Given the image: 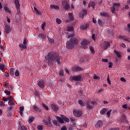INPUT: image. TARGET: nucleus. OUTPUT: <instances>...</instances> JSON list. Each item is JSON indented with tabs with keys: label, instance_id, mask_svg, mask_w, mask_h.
Listing matches in <instances>:
<instances>
[{
	"label": "nucleus",
	"instance_id": "19",
	"mask_svg": "<svg viewBox=\"0 0 130 130\" xmlns=\"http://www.w3.org/2000/svg\"><path fill=\"white\" fill-rule=\"evenodd\" d=\"M50 8L51 10H59V6L56 5H50Z\"/></svg>",
	"mask_w": 130,
	"mask_h": 130
},
{
	"label": "nucleus",
	"instance_id": "62",
	"mask_svg": "<svg viewBox=\"0 0 130 130\" xmlns=\"http://www.w3.org/2000/svg\"><path fill=\"white\" fill-rule=\"evenodd\" d=\"M120 81L125 82H126V79H124V78H120Z\"/></svg>",
	"mask_w": 130,
	"mask_h": 130
},
{
	"label": "nucleus",
	"instance_id": "35",
	"mask_svg": "<svg viewBox=\"0 0 130 130\" xmlns=\"http://www.w3.org/2000/svg\"><path fill=\"white\" fill-rule=\"evenodd\" d=\"M89 49L90 50L91 53H93V54L95 53V51L92 46H89Z\"/></svg>",
	"mask_w": 130,
	"mask_h": 130
},
{
	"label": "nucleus",
	"instance_id": "41",
	"mask_svg": "<svg viewBox=\"0 0 130 130\" xmlns=\"http://www.w3.org/2000/svg\"><path fill=\"white\" fill-rule=\"evenodd\" d=\"M4 10L5 11L8 12L9 14L11 13V11L9 10V9L8 7H5Z\"/></svg>",
	"mask_w": 130,
	"mask_h": 130
},
{
	"label": "nucleus",
	"instance_id": "31",
	"mask_svg": "<svg viewBox=\"0 0 130 130\" xmlns=\"http://www.w3.org/2000/svg\"><path fill=\"white\" fill-rule=\"evenodd\" d=\"M78 102L79 105H80V106H81V107H84V106H85V104H84V103L82 101L79 100L78 101Z\"/></svg>",
	"mask_w": 130,
	"mask_h": 130
},
{
	"label": "nucleus",
	"instance_id": "42",
	"mask_svg": "<svg viewBox=\"0 0 130 130\" xmlns=\"http://www.w3.org/2000/svg\"><path fill=\"white\" fill-rule=\"evenodd\" d=\"M0 69L1 71H2L3 72H4V70H5V66L4 64H1L0 65Z\"/></svg>",
	"mask_w": 130,
	"mask_h": 130
},
{
	"label": "nucleus",
	"instance_id": "37",
	"mask_svg": "<svg viewBox=\"0 0 130 130\" xmlns=\"http://www.w3.org/2000/svg\"><path fill=\"white\" fill-rule=\"evenodd\" d=\"M37 128H38V130H43V125H40L37 126Z\"/></svg>",
	"mask_w": 130,
	"mask_h": 130
},
{
	"label": "nucleus",
	"instance_id": "14",
	"mask_svg": "<svg viewBox=\"0 0 130 130\" xmlns=\"http://www.w3.org/2000/svg\"><path fill=\"white\" fill-rule=\"evenodd\" d=\"M14 5H15L16 9L19 10V7H20L19 0H15V1H14Z\"/></svg>",
	"mask_w": 130,
	"mask_h": 130
},
{
	"label": "nucleus",
	"instance_id": "45",
	"mask_svg": "<svg viewBox=\"0 0 130 130\" xmlns=\"http://www.w3.org/2000/svg\"><path fill=\"white\" fill-rule=\"evenodd\" d=\"M5 93L6 94V95H10V94H11V92H10V91L6 90L5 91Z\"/></svg>",
	"mask_w": 130,
	"mask_h": 130
},
{
	"label": "nucleus",
	"instance_id": "32",
	"mask_svg": "<svg viewBox=\"0 0 130 130\" xmlns=\"http://www.w3.org/2000/svg\"><path fill=\"white\" fill-rule=\"evenodd\" d=\"M107 111V110H106V108H104L102 110H101V112H100L101 114L104 115Z\"/></svg>",
	"mask_w": 130,
	"mask_h": 130
},
{
	"label": "nucleus",
	"instance_id": "58",
	"mask_svg": "<svg viewBox=\"0 0 130 130\" xmlns=\"http://www.w3.org/2000/svg\"><path fill=\"white\" fill-rule=\"evenodd\" d=\"M8 100L10 101V102H13V96H10V98H9Z\"/></svg>",
	"mask_w": 130,
	"mask_h": 130
},
{
	"label": "nucleus",
	"instance_id": "33",
	"mask_svg": "<svg viewBox=\"0 0 130 130\" xmlns=\"http://www.w3.org/2000/svg\"><path fill=\"white\" fill-rule=\"evenodd\" d=\"M47 120L49 122V126H52V123L51 122V118L50 117H48L47 118Z\"/></svg>",
	"mask_w": 130,
	"mask_h": 130
},
{
	"label": "nucleus",
	"instance_id": "23",
	"mask_svg": "<svg viewBox=\"0 0 130 130\" xmlns=\"http://www.w3.org/2000/svg\"><path fill=\"white\" fill-rule=\"evenodd\" d=\"M69 17L70 18V20H71V21H74V15L72 13H69Z\"/></svg>",
	"mask_w": 130,
	"mask_h": 130
},
{
	"label": "nucleus",
	"instance_id": "38",
	"mask_svg": "<svg viewBox=\"0 0 130 130\" xmlns=\"http://www.w3.org/2000/svg\"><path fill=\"white\" fill-rule=\"evenodd\" d=\"M38 37L41 38L42 39H44L45 38V35L43 34H40Z\"/></svg>",
	"mask_w": 130,
	"mask_h": 130
},
{
	"label": "nucleus",
	"instance_id": "6",
	"mask_svg": "<svg viewBox=\"0 0 130 130\" xmlns=\"http://www.w3.org/2000/svg\"><path fill=\"white\" fill-rule=\"evenodd\" d=\"M76 44L70 43L69 41L66 42V48L68 49H73Z\"/></svg>",
	"mask_w": 130,
	"mask_h": 130
},
{
	"label": "nucleus",
	"instance_id": "20",
	"mask_svg": "<svg viewBox=\"0 0 130 130\" xmlns=\"http://www.w3.org/2000/svg\"><path fill=\"white\" fill-rule=\"evenodd\" d=\"M126 119H127V118L126 117L125 115H124V114H122V117H121V118H120L121 122H123L125 121Z\"/></svg>",
	"mask_w": 130,
	"mask_h": 130
},
{
	"label": "nucleus",
	"instance_id": "30",
	"mask_svg": "<svg viewBox=\"0 0 130 130\" xmlns=\"http://www.w3.org/2000/svg\"><path fill=\"white\" fill-rule=\"evenodd\" d=\"M43 122L45 125H47V126L51 127L52 125H49V121H47L45 119H43Z\"/></svg>",
	"mask_w": 130,
	"mask_h": 130
},
{
	"label": "nucleus",
	"instance_id": "5",
	"mask_svg": "<svg viewBox=\"0 0 130 130\" xmlns=\"http://www.w3.org/2000/svg\"><path fill=\"white\" fill-rule=\"evenodd\" d=\"M71 81H81L82 80V76H74L71 77Z\"/></svg>",
	"mask_w": 130,
	"mask_h": 130
},
{
	"label": "nucleus",
	"instance_id": "9",
	"mask_svg": "<svg viewBox=\"0 0 130 130\" xmlns=\"http://www.w3.org/2000/svg\"><path fill=\"white\" fill-rule=\"evenodd\" d=\"M103 126V122L102 121V120H98L97 121L96 123L95 124V126L96 128H101Z\"/></svg>",
	"mask_w": 130,
	"mask_h": 130
},
{
	"label": "nucleus",
	"instance_id": "59",
	"mask_svg": "<svg viewBox=\"0 0 130 130\" xmlns=\"http://www.w3.org/2000/svg\"><path fill=\"white\" fill-rule=\"evenodd\" d=\"M5 106V104L4 103V102H0V107H3Z\"/></svg>",
	"mask_w": 130,
	"mask_h": 130
},
{
	"label": "nucleus",
	"instance_id": "64",
	"mask_svg": "<svg viewBox=\"0 0 130 130\" xmlns=\"http://www.w3.org/2000/svg\"><path fill=\"white\" fill-rule=\"evenodd\" d=\"M61 130H67V127L63 126V127H61Z\"/></svg>",
	"mask_w": 130,
	"mask_h": 130
},
{
	"label": "nucleus",
	"instance_id": "29",
	"mask_svg": "<svg viewBox=\"0 0 130 130\" xmlns=\"http://www.w3.org/2000/svg\"><path fill=\"white\" fill-rule=\"evenodd\" d=\"M52 123L54 125L58 126H59L60 125V124L59 122H57L56 120H52Z\"/></svg>",
	"mask_w": 130,
	"mask_h": 130
},
{
	"label": "nucleus",
	"instance_id": "57",
	"mask_svg": "<svg viewBox=\"0 0 130 130\" xmlns=\"http://www.w3.org/2000/svg\"><path fill=\"white\" fill-rule=\"evenodd\" d=\"M8 98H5V97L3 98V102H8Z\"/></svg>",
	"mask_w": 130,
	"mask_h": 130
},
{
	"label": "nucleus",
	"instance_id": "44",
	"mask_svg": "<svg viewBox=\"0 0 130 130\" xmlns=\"http://www.w3.org/2000/svg\"><path fill=\"white\" fill-rule=\"evenodd\" d=\"M8 105L14 106L15 105V103H14L13 101H9L8 102Z\"/></svg>",
	"mask_w": 130,
	"mask_h": 130
},
{
	"label": "nucleus",
	"instance_id": "61",
	"mask_svg": "<svg viewBox=\"0 0 130 130\" xmlns=\"http://www.w3.org/2000/svg\"><path fill=\"white\" fill-rule=\"evenodd\" d=\"M70 120H71V121L73 123H74V122H75V118H71L70 119Z\"/></svg>",
	"mask_w": 130,
	"mask_h": 130
},
{
	"label": "nucleus",
	"instance_id": "16",
	"mask_svg": "<svg viewBox=\"0 0 130 130\" xmlns=\"http://www.w3.org/2000/svg\"><path fill=\"white\" fill-rule=\"evenodd\" d=\"M10 31H11L10 26L8 25H7L6 26H5V33H6L7 34H8L10 33Z\"/></svg>",
	"mask_w": 130,
	"mask_h": 130
},
{
	"label": "nucleus",
	"instance_id": "49",
	"mask_svg": "<svg viewBox=\"0 0 130 130\" xmlns=\"http://www.w3.org/2000/svg\"><path fill=\"white\" fill-rule=\"evenodd\" d=\"M56 22L57 24H59L61 23V20L60 19H58V18H56Z\"/></svg>",
	"mask_w": 130,
	"mask_h": 130
},
{
	"label": "nucleus",
	"instance_id": "52",
	"mask_svg": "<svg viewBox=\"0 0 130 130\" xmlns=\"http://www.w3.org/2000/svg\"><path fill=\"white\" fill-rule=\"evenodd\" d=\"M46 25L45 22H44L43 23V24H42V29H43V30H44V27L45 26V25Z\"/></svg>",
	"mask_w": 130,
	"mask_h": 130
},
{
	"label": "nucleus",
	"instance_id": "12",
	"mask_svg": "<svg viewBox=\"0 0 130 130\" xmlns=\"http://www.w3.org/2000/svg\"><path fill=\"white\" fill-rule=\"evenodd\" d=\"M51 108H52V110L54 111L55 112H56L59 109L57 106H56V105L55 104L51 105Z\"/></svg>",
	"mask_w": 130,
	"mask_h": 130
},
{
	"label": "nucleus",
	"instance_id": "26",
	"mask_svg": "<svg viewBox=\"0 0 130 130\" xmlns=\"http://www.w3.org/2000/svg\"><path fill=\"white\" fill-rule=\"evenodd\" d=\"M61 117L63 119V120L65 121L66 122H69V119L63 116V115H61Z\"/></svg>",
	"mask_w": 130,
	"mask_h": 130
},
{
	"label": "nucleus",
	"instance_id": "10",
	"mask_svg": "<svg viewBox=\"0 0 130 130\" xmlns=\"http://www.w3.org/2000/svg\"><path fill=\"white\" fill-rule=\"evenodd\" d=\"M88 44V42H87V40H83L81 42H80V45H81L82 47L84 49L86 48Z\"/></svg>",
	"mask_w": 130,
	"mask_h": 130
},
{
	"label": "nucleus",
	"instance_id": "28",
	"mask_svg": "<svg viewBox=\"0 0 130 130\" xmlns=\"http://www.w3.org/2000/svg\"><path fill=\"white\" fill-rule=\"evenodd\" d=\"M98 24H99V25H100L101 26H102L104 25L103 22L100 19H98Z\"/></svg>",
	"mask_w": 130,
	"mask_h": 130
},
{
	"label": "nucleus",
	"instance_id": "24",
	"mask_svg": "<svg viewBox=\"0 0 130 130\" xmlns=\"http://www.w3.org/2000/svg\"><path fill=\"white\" fill-rule=\"evenodd\" d=\"M89 5H90L91 8L94 9L95 6H96V3L94 2H89Z\"/></svg>",
	"mask_w": 130,
	"mask_h": 130
},
{
	"label": "nucleus",
	"instance_id": "56",
	"mask_svg": "<svg viewBox=\"0 0 130 130\" xmlns=\"http://www.w3.org/2000/svg\"><path fill=\"white\" fill-rule=\"evenodd\" d=\"M109 66H108V68H112V66H113V63H112V62H110L109 63Z\"/></svg>",
	"mask_w": 130,
	"mask_h": 130
},
{
	"label": "nucleus",
	"instance_id": "51",
	"mask_svg": "<svg viewBox=\"0 0 130 130\" xmlns=\"http://www.w3.org/2000/svg\"><path fill=\"white\" fill-rule=\"evenodd\" d=\"M107 82H108V83L109 85H111V80H110V78H109V75H108V77H107Z\"/></svg>",
	"mask_w": 130,
	"mask_h": 130
},
{
	"label": "nucleus",
	"instance_id": "46",
	"mask_svg": "<svg viewBox=\"0 0 130 130\" xmlns=\"http://www.w3.org/2000/svg\"><path fill=\"white\" fill-rule=\"evenodd\" d=\"M116 8L113 7L111 8V11L112 13L115 12Z\"/></svg>",
	"mask_w": 130,
	"mask_h": 130
},
{
	"label": "nucleus",
	"instance_id": "18",
	"mask_svg": "<svg viewBox=\"0 0 130 130\" xmlns=\"http://www.w3.org/2000/svg\"><path fill=\"white\" fill-rule=\"evenodd\" d=\"M89 24H86L85 25H80V28H81V29H87V28H88L89 27Z\"/></svg>",
	"mask_w": 130,
	"mask_h": 130
},
{
	"label": "nucleus",
	"instance_id": "4",
	"mask_svg": "<svg viewBox=\"0 0 130 130\" xmlns=\"http://www.w3.org/2000/svg\"><path fill=\"white\" fill-rule=\"evenodd\" d=\"M101 47L105 50L107 49L110 47V42L108 41H104L102 44H101Z\"/></svg>",
	"mask_w": 130,
	"mask_h": 130
},
{
	"label": "nucleus",
	"instance_id": "22",
	"mask_svg": "<svg viewBox=\"0 0 130 130\" xmlns=\"http://www.w3.org/2000/svg\"><path fill=\"white\" fill-rule=\"evenodd\" d=\"M56 119L58 120L59 123H64L63 119L59 116H56Z\"/></svg>",
	"mask_w": 130,
	"mask_h": 130
},
{
	"label": "nucleus",
	"instance_id": "39",
	"mask_svg": "<svg viewBox=\"0 0 130 130\" xmlns=\"http://www.w3.org/2000/svg\"><path fill=\"white\" fill-rule=\"evenodd\" d=\"M82 12H83V13H82V16H85L86 15H87V10L83 9L82 10Z\"/></svg>",
	"mask_w": 130,
	"mask_h": 130
},
{
	"label": "nucleus",
	"instance_id": "21",
	"mask_svg": "<svg viewBox=\"0 0 130 130\" xmlns=\"http://www.w3.org/2000/svg\"><path fill=\"white\" fill-rule=\"evenodd\" d=\"M114 53L115 54L117 57L119 58H121V54H120V52H119L118 51H116V50H114Z\"/></svg>",
	"mask_w": 130,
	"mask_h": 130
},
{
	"label": "nucleus",
	"instance_id": "11",
	"mask_svg": "<svg viewBox=\"0 0 130 130\" xmlns=\"http://www.w3.org/2000/svg\"><path fill=\"white\" fill-rule=\"evenodd\" d=\"M38 85L40 87V88L44 89L45 86L44 81L40 80L39 82H38Z\"/></svg>",
	"mask_w": 130,
	"mask_h": 130
},
{
	"label": "nucleus",
	"instance_id": "54",
	"mask_svg": "<svg viewBox=\"0 0 130 130\" xmlns=\"http://www.w3.org/2000/svg\"><path fill=\"white\" fill-rule=\"evenodd\" d=\"M111 110L110 111H108V112L106 113V114H107L108 115V117H109L110 115H111Z\"/></svg>",
	"mask_w": 130,
	"mask_h": 130
},
{
	"label": "nucleus",
	"instance_id": "13",
	"mask_svg": "<svg viewBox=\"0 0 130 130\" xmlns=\"http://www.w3.org/2000/svg\"><path fill=\"white\" fill-rule=\"evenodd\" d=\"M86 107H87V110H90L92 109L93 106L92 105L90 104L89 101H87V105H86Z\"/></svg>",
	"mask_w": 130,
	"mask_h": 130
},
{
	"label": "nucleus",
	"instance_id": "17",
	"mask_svg": "<svg viewBox=\"0 0 130 130\" xmlns=\"http://www.w3.org/2000/svg\"><path fill=\"white\" fill-rule=\"evenodd\" d=\"M73 71L76 72V71H82L83 69L80 67H73L72 69Z\"/></svg>",
	"mask_w": 130,
	"mask_h": 130
},
{
	"label": "nucleus",
	"instance_id": "2",
	"mask_svg": "<svg viewBox=\"0 0 130 130\" xmlns=\"http://www.w3.org/2000/svg\"><path fill=\"white\" fill-rule=\"evenodd\" d=\"M73 112L76 117H80L83 115V112L81 110H73Z\"/></svg>",
	"mask_w": 130,
	"mask_h": 130
},
{
	"label": "nucleus",
	"instance_id": "48",
	"mask_svg": "<svg viewBox=\"0 0 130 130\" xmlns=\"http://www.w3.org/2000/svg\"><path fill=\"white\" fill-rule=\"evenodd\" d=\"M14 75H15V76L18 77L19 76V72L18 70H16L15 73H14Z\"/></svg>",
	"mask_w": 130,
	"mask_h": 130
},
{
	"label": "nucleus",
	"instance_id": "25",
	"mask_svg": "<svg viewBox=\"0 0 130 130\" xmlns=\"http://www.w3.org/2000/svg\"><path fill=\"white\" fill-rule=\"evenodd\" d=\"M120 6V4L118 3H113V7H114L115 8H119Z\"/></svg>",
	"mask_w": 130,
	"mask_h": 130
},
{
	"label": "nucleus",
	"instance_id": "47",
	"mask_svg": "<svg viewBox=\"0 0 130 130\" xmlns=\"http://www.w3.org/2000/svg\"><path fill=\"white\" fill-rule=\"evenodd\" d=\"M47 39H48L49 42H50L51 43L53 44L54 43V40L53 39H51L48 37H47Z\"/></svg>",
	"mask_w": 130,
	"mask_h": 130
},
{
	"label": "nucleus",
	"instance_id": "63",
	"mask_svg": "<svg viewBox=\"0 0 130 130\" xmlns=\"http://www.w3.org/2000/svg\"><path fill=\"white\" fill-rule=\"evenodd\" d=\"M102 61L104 62H107L108 60V59H102Z\"/></svg>",
	"mask_w": 130,
	"mask_h": 130
},
{
	"label": "nucleus",
	"instance_id": "1",
	"mask_svg": "<svg viewBox=\"0 0 130 130\" xmlns=\"http://www.w3.org/2000/svg\"><path fill=\"white\" fill-rule=\"evenodd\" d=\"M46 61L50 67H52L54 64L56 62L57 64H61L60 60L61 58L59 56V54L54 52H49L48 54L45 56Z\"/></svg>",
	"mask_w": 130,
	"mask_h": 130
},
{
	"label": "nucleus",
	"instance_id": "15",
	"mask_svg": "<svg viewBox=\"0 0 130 130\" xmlns=\"http://www.w3.org/2000/svg\"><path fill=\"white\" fill-rule=\"evenodd\" d=\"M100 15L104 17H109V13L107 12H100Z\"/></svg>",
	"mask_w": 130,
	"mask_h": 130
},
{
	"label": "nucleus",
	"instance_id": "3",
	"mask_svg": "<svg viewBox=\"0 0 130 130\" xmlns=\"http://www.w3.org/2000/svg\"><path fill=\"white\" fill-rule=\"evenodd\" d=\"M26 43H27V40L26 39H23V44H19V47L21 48V51H24V49H26L27 48V46H26Z\"/></svg>",
	"mask_w": 130,
	"mask_h": 130
},
{
	"label": "nucleus",
	"instance_id": "40",
	"mask_svg": "<svg viewBox=\"0 0 130 130\" xmlns=\"http://www.w3.org/2000/svg\"><path fill=\"white\" fill-rule=\"evenodd\" d=\"M32 109H34V111H36V112L39 111V109L38 108L37 106H34V108H32Z\"/></svg>",
	"mask_w": 130,
	"mask_h": 130
},
{
	"label": "nucleus",
	"instance_id": "60",
	"mask_svg": "<svg viewBox=\"0 0 130 130\" xmlns=\"http://www.w3.org/2000/svg\"><path fill=\"white\" fill-rule=\"evenodd\" d=\"M123 40H124V41L130 42L129 38H124V39H123Z\"/></svg>",
	"mask_w": 130,
	"mask_h": 130
},
{
	"label": "nucleus",
	"instance_id": "43",
	"mask_svg": "<svg viewBox=\"0 0 130 130\" xmlns=\"http://www.w3.org/2000/svg\"><path fill=\"white\" fill-rule=\"evenodd\" d=\"M35 12H36L37 15H38L39 16L42 15V12L41 11H35Z\"/></svg>",
	"mask_w": 130,
	"mask_h": 130
},
{
	"label": "nucleus",
	"instance_id": "7",
	"mask_svg": "<svg viewBox=\"0 0 130 130\" xmlns=\"http://www.w3.org/2000/svg\"><path fill=\"white\" fill-rule=\"evenodd\" d=\"M62 6H63L64 9L66 10H68L70 8V6L69 4L67 3V1H63L62 2Z\"/></svg>",
	"mask_w": 130,
	"mask_h": 130
},
{
	"label": "nucleus",
	"instance_id": "50",
	"mask_svg": "<svg viewBox=\"0 0 130 130\" xmlns=\"http://www.w3.org/2000/svg\"><path fill=\"white\" fill-rule=\"evenodd\" d=\"M20 129L21 130H27V128H26V126L22 125V126H21Z\"/></svg>",
	"mask_w": 130,
	"mask_h": 130
},
{
	"label": "nucleus",
	"instance_id": "34",
	"mask_svg": "<svg viewBox=\"0 0 130 130\" xmlns=\"http://www.w3.org/2000/svg\"><path fill=\"white\" fill-rule=\"evenodd\" d=\"M67 31L70 32L74 31V28L72 26H69L67 28Z\"/></svg>",
	"mask_w": 130,
	"mask_h": 130
},
{
	"label": "nucleus",
	"instance_id": "55",
	"mask_svg": "<svg viewBox=\"0 0 130 130\" xmlns=\"http://www.w3.org/2000/svg\"><path fill=\"white\" fill-rule=\"evenodd\" d=\"M7 110H8L9 111H11L12 110H13V107H7Z\"/></svg>",
	"mask_w": 130,
	"mask_h": 130
},
{
	"label": "nucleus",
	"instance_id": "8",
	"mask_svg": "<svg viewBox=\"0 0 130 130\" xmlns=\"http://www.w3.org/2000/svg\"><path fill=\"white\" fill-rule=\"evenodd\" d=\"M69 41L70 43L76 45L78 44V40L76 38H72Z\"/></svg>",
	"mask_w": 130,
	"mask_h": 130
},
{
	"label": "nucleus",
	"instance_id": "53",
	"mask_svg": "<svg viewBox=\"0 0 130 130\" xmlns=\"http://www.w3.org/2000/svg\"><path fill=\"white\" fill-rule=\"evenodd\" d=\"M58 74L60 75V76H63V72L62 71L60 70V71L58 72Z\"/></svg>",
	"mask_w": 130,
	"mask_h": 130
},
{
	"label": "nucleus",
	"instance_id": "27",
	"mask_svg": "<svg viewBox=\"0 0 130 130\" xmlns=\"http://www.w3.org/2000/svg\"><path fill=\"white\" fill-rule=\"evenodd\" d=\"M14 71H15L14 69L10 68V73L11 76H13L15 74V72H14Z\"/></svg>",
	"mask_w": 130,
	"mask_h": 130
},
{
	"label": "nucleus",
	"instance_id": "36",
	"mask_svg": "<svg viewBox=\"0 0 130 130\" xmlns=\"http://www.w3.org/2000/svg\"><path fill=\"white\" fill-rule=\"evenodd\" d=\"M34 117L33 116H31L28 119V123H32L34 121Z\"/></svg>",
	"mask_w": 130,
	"mask_h": 130
}]
</instances>
